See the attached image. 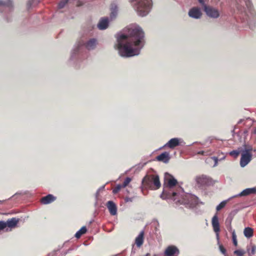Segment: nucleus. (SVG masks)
I'll list each match as a JSON object with an SVG mask.
<instances>
[{
	"instance_id": "nucleus-38",
	"label": "nucleus",
	"mask_w": 256,
	"mask_h": 256,
	"mask_svg": "<svg viewBox=\"0 0 256 256\" xmlns=\"http://www.w3.org/2000/svg\"><path fill=\"white\" fill-rule=\"evenodd\" d=\"M245 2H246V4L248 8L250 10H251V6H252L251 2L249 0H246Z\"/></svg>"
},
{
	"instance_id": "nucleus-24",
	"label": "nucleus",
	"mask_w": 256,
	"mask_h": 256,
	"mask_svg": "<svg viewBox=\"0 0 256 256\" xmlns=\"http://www.w3.org/2000/svg\"><path fill=\"white\" fill-rule=\"evenodd\" d=\"M246 250L250 256L254 255L256 253V246L254 244L250 243L247 246Z\"/></svg>"
},
{
	"instance_id": "nucleus-46",
	"label": "nucleus",
	"mask_w": 256,
	"mask_h": 256,
	"mask_svg": "<svg viewBox=\"0 0 256 256\" xmlns=\"http://www.w3.org/2000/svg\"><path fill=\"white\" fill-rule=\"evenodd\" d=\"M2 201L0 200V203H2Z\"/></svg>"
},
{
	"instance_id": "nucleus-37",
	"label": "nucleus",
	"mask_w": 256,
	"mask_h": 256,
	"mask_svg": "<svg viewBox=\"0 0 256 256\" xmlns=\"http://www.w3.org/2000/svg\"><path fill=\"white\" fill-rule=\"evenodd\" d=\"M6 228V224L4 221H0V230H3Z\"/></svg>"
},
{
	"instance_id": "nucleus-15",
	"label": "nucleus",
	"mask_w": 256,
	"mask_h": 256,
	"mask_svg": "<svg viewBox=\"0 0 256 256\" xmlns=\"http://www.w3.org/2000/svg\"><path fill=\"white\" fill-rule=\"evenodd\" d=\"M106 206L112 216H116L117 214L116 206L112 201H108Z\"/></svg>"
},
{
	"instance_id": "nucleus-44",
	"label": "nucleus",
	"mask_w": 256,
	"mask_h": 256,
	"mask_svg": "<svg viewBox=\"0 0 256 256\" xmlns=\"http://www.w3.org/2000/svg\"><path fill=\"white\" fill-rule=\"evenodd\" d=\"M128 200H129V202L132 201V200L130 198H129Z\"/></svg>"
},
{
	"instance_id": "nucleus-27",
	"label": "nucleus",
	"mask_w": 256,
	"mask_h": 256,
	"mask_svg": "<svg viewBox=\"0 0 256 256\" xmlns=\"http://www.w3.org/2000/svg\"><path fill=\"white\" fill-rule=\"evenodd\" d=\"M232 198H233L232 196L230 198L226 200H224V201L222 202L218 206H217L216 208V210L217 211H219L220 210H222V208H223L226 206V205L227 204V202L229 200H232Z\"/></svg>"
},
{
	"instance_id": "nucleus-16",
	"label": "nucleus",
	"mask_w": 256,
	"mask_h": 256,
	"mask_svg": "<svg viewBox=\"0 0 256 256\" xmlns=\"http://www.w3.org/2000/svg\"><path fill=\"white\" fill-rule=\"evenodd\" d=\"M256 194V188H248L243 190L241 192L238 194L232 196L233 198H236L237 196H246L250 194Z\"/></svg>"
},
{
	"instance_id": "nucleus-45",
	"label": "nucleus",
	"mask_w": 256,
	"mask_h": 256,
	"mask_svg": "<svg viewBox=\"0 0 256 256\" xmlns=\"http://www.w3.org/2000/svg\"><path fill=\"white\" fill-rule=\"evenodd\" d=\"M126 201L128 200V198H126Z\"/></svg>"
},
{
	"instance_id": "nucleus-35",
	"label": "nucleus",
	"mask_w": 256,
	"mask_h": 256,
	"mask_svg": "<svg viewBox=\"0 0 256 256\" xmlns=\"http://www.w3.org/2000/svg\"><path fill=\"white\" fill-rule=\"evenodd\" d=\"M68 1V0H62L58 4V8H64Z\"/></svg>"
},
{
	"instance_id": "nucleus-40",
	"label": "nucleus",
	"mask_w": 256,
	"mask_h": 256,
	"mask_svg": "<svg viewBox=\"0 0 256 256\" xmlns=\"http://www.w3.org/2000/svg\"><path fill=\"white\" fill-rule=\"evenodd\" d=\"M213 140V138H212V137H209L206 140V142L205 143H209V144H211Z\"/></svg>"
},
{
	"instance_id": "nucleus-3",
	"label": "nucleus",
	"mask_w": 256,
	"mask_h": 256,
	"mask_svg": "<svg viewBox=\"0 0 256 256\" xmlns=\"http://www.w3.org/2000/svg\"><path fill=\"white\" fill-rule=\"evenodd\" d=\"M117 44L116 48L122 57H128V33L120 32L117 35Z\"/></svg>"
},
{
	"instance_id": "nucleus-31",
	"label": "nucleus",
	"mask_w": 256,
	"mask_h": 256,
	"mask_svg": "<svg viewBox=\"0 0 256 256\" xmlns=\"http://www.w3.org/2000/svg\"><path fill=\"white\" fill-rule=\"evenodd\" d=\"M256 151L255 149H253L252 146H246L244 150L242 151L245 153L252 154V151Z\"/></svg>"
},
{
	"instance_id": "nucleus-42",
	"label": "nucleus",
	"mask_w": 256,
	"mask_h": 256,
	"mask_svg": "<svg viewBox=\"0 0 256 256\" xmlns=\"http://www.w3.org/2000/svg\"><path fill=\"white\" fill-rule=\"evenodd\" d=\"M198 0L201 5H204V4H205L204 0Z\"/></svg>"
},
{
	"instance_id": "nucleus-12",
	"label": "nucleus",
	"mask_w": 256,
	"mask_h": 256,
	"mask_svg": "<svg viewBox=\"0 0 256 256\" xmlns=\"http://www.w3.org/2000/svg\"><path fill=\"white\" fill-rule=\"evenodd\" d=\"M97 44L98 41L96 39L94 38H90L86 42L82 44V45H83L86 50H94L96 48Z\"/></svg>"
},
{
	"instance_id": "nucleus-36",
	"label": "nucleus",
	"mask_w": 256,
	"mask_h": 256,
	"mask_svg": "<svg viewBox=\"0 0 256 256\" xmlns=\"http://www.w3.org/2000/svg\"><path fill=\"white\" fill-rule=\"evenodd\" d=\"M198 154H202V155H205V156H208L212 154V152L209 151H204V150H201L198 152Z\"/></svg>"
},
{
	"instance_id": "nucleus-25",
	"label": "nucleus",
	"mask_w": 256,
	"mask_h": 256,
	"mask_svg": "<svg viewBox=\"0 0 256 256\" xmlns=\"http://www.w3.org/2000/svg\"><path fill=\"white\" fill-rule=\"evenodd\" d=\"M244 233L246 238H250L253 236V230L250 227L246 228L244 229Z\"/></svg>"
},
{
	"instance_id": "nucleus-43",
	"label": "nucleus",
	"mask_w": 256,
	"mask_h": 256,
	"mask_svg": "<svg viewBox=\"0 0 256 256\" xmlns=\"http://www.w3.org/2000/svg\"><path fill=\"white\" fill-rule=\"evenodd\" d=\"M130 180H131V179L129 178V180H128L129 182H130Z\"/></svg>"
},
{
	"instance_id": "nucleus-1",
	"label": "nucleus",
	"mask_w": 256,
	"mask_h": 256,
	"mask_svg": "<svg viewBox=\"0 0 256 256\" xmlns=\"http://www.w3.org/2000/svg\"><path fill=\"white\" fill-rule=\"evenodd\" d=\"M144 34L136 24L129 25V57L138 56L144 44Z\"/></svg>"
},
{
	"instance_id": "nucleus-21",
	"label": "nucleus",
	"mask_w": 256,
	"mask_h": 256,
	"mask_svg": "<svg viewBox=\"0 0 256 256\" xmlns=\"http://www.w3.org/2000/svg\"><path fill=\"white\" fill-rule=\"evenodd\" d=\"M56 199V197L52 194H49L41 199V202L44 204H46L54 202Z\"/></svg>"
},
{
	"instance_id": "nucleus-14",
	"label": "nucleus",
	"mask_w": 256,
	"mask_h": 256,
	"mask_svg": "<svg viewBox=\"0 0 256 256\" xmlns=\"http://www.w3.org/2000/svg\"><path fill=\"white\" fill-rule=\"evenodd\" d=\"M19 220L16 218L8 219L5 222L6 228V231L10 230L12 228H15Z\"/></svg>"
},
{
	"instance_id": "nucleus-26",
	"label": "nucleus",
	"mask_w": 256,
	"mask_h": 256,
	"mask_svg": "<svg viewBox=\"0 0 256 256\" xmlns=\"http://www.w3.org/2000/svg\"><path fill=\"white\" fill-rule=\"evenodd\" d=\"M12 6V4L11 0H7L6 2L0 1V7L10 8Z\"/></svg>"
},
{
	"instance_id": "nucleus-17",
	"label": "nucleus",
	"mask_w": 256,
	"mask_h": 256,
	"mask_svg": "<svg viewBox=\"0 0 256 256\" xmlns=\"http://www.w3.org/2000/svg\"><path fill=\"white\" fill-rule=\"evenodd\" d=\"M108 18H102L98 24V28L100 30L106 29L108 26Z\"/></svg>"
},
{
	"instance_id": "nucleus-34",
	"label": "nucleus",
	"mask_w": 256,
	"mask_h": 256,
	"mask_svg": "<svg viewBox=\"0 0 256 256\" xmlns=\"http://www.w3.org/2000/svg\"><path fill=\"white\" fill-rule=\"evenodd\" d=\"M232 240L235 246H238V242H237V240H236V234L234 231H233V232H232Z\"/></svg>"
},
{
	"instance_id": "nucleus-32",
	"label": "nucleus",
	"mask_w": 256,
	"mask_h": 256,
	"mask_svg": "<svg viewBox=\"0 0 256 256\" xmlns=\"http://www.w3.org/2000/svg\"><path fill=\"white\" fill-rule=\"evenodd\" d=\"M240 153V152L239 150H234L230 152H229V154L232 156L234 158H236L238 156Z\"/></svg>"
},
{
	"instance_id": "nucleus-7",
	"label": "nucleus",
	"mask_w": 256,
	"mask_h": 256,
	"mask_svg": "<svg viewBox=\"0 0 256 256\" xmlns=\"http://www.w3.org/2000/svg\"><path fill=\"white\" fill-rule=\"evenodd\" d=\"M202 6L206 14L208 16L213 18H217L220 16V12L218 9L211 6H207L206 4Z\"/></svg>"
},
{
	"instance_id": "nucleus-23",
	"label": "nucleus",
	"mask_w": 256,
	"mask_h": 256,
	"mask_svg": "<svg viewBox=\"0 0 256 256\" xmlns=\"http://www.w3.org/2000/svg\"><path fill=\"white\" fill-rule=\"evenodd\" d=\"M128 184V177L125 178L122 184H118L116 187L113 190L112 192L114 194L118 193L119 190L122 188L126 187Z\"/></svg>"
},
{
	"instance_id": "nucleus-41",
	"label": "nucleus",
	"mask_w": 256,
	"mask_h": 256,
	"mask_svg": "<svg viewBox=\"0 0 256 256\" xmlns=\"http://www.w3.org/2000/svg\"><path fill=\"white\" fill-rule=\"evenodd\" d=\"M32 1L31 0H30L28 3H27V7L28 8H31L32 4Z\"/></svg>"
},
{
	"instance_id": "nucleus-10",
	"label": "nucleus",
	"mask_w": 256,
	"mask_h": 256,
	"mask_svg": "<svg viewBox=\"0 0 256 256\" xmlns=\"http://www.w3.org/2000/svg\"><path fill=\"white\" fill-rule=\"evenodd\" d=\"M252 154L242 152L240 160V165L244 168L252 160Z\"/></svg>"
},
{
	"instance_id": "nucleus-22",
	"label": "nucleus",
	"mask_w": 256,
	"mask_h": 256,
	"mask_svg": "<svg viewBox=\"0 0 256 256\" xmlns=\"http://www.w3.org/2000/svg\"><path fill=\"white\" fill-rule=\"evenodd\" d=\"M118 14V6L115 4H112L110 6V14L111 20L115 18Z\"/></svg>"
},
{
	"instance_id": "nucleus-47",
	"label": "nucleus",
	"mask_w": 256,
	"mask_h": 256,
	"mask_svg": "<svg viewBox=\"0 0 256 256\" xmlns=\"http://www.w3.org/2000/svg\"><path fill=\"white\" fill-rule=\"evenodd\" d=\"M224 156L222 159H224Z\"/></svg>"
},
{
	"instance_id": "nucleus-9",
	"label": "nucleus",
	"mask_w": 256,
	"mask_h": 256,
	"mask_svg": "<svg viewBox=\"0 0 256 256\" xmlns=\"http://www.w3.org/2000/svg\"><path fill=\"white\" fill-rule=\"evenodd\" d=\"M212 224L213 228L214 231L216 232L217 243L220 242L219 232L220 230V224L218 222V217L216 214L212 218Z\"/></svg>"
},
{
	"instance_id": "nucleus-2",
	"label": "nucleus",
	"mask_w": 256,
	"mask_h": 256,
	"mask_svg": "<svg viewBox=\"0 0 256 256\" xmlns=\"http://www.w3.org/2000/svg\"><path fill=\"white\" fill-rule=\"evenodd\" d=\"M172 200L178 204H184L186 207L192 208L198 203V198L195 196L185 193L181 187H178L176 192L168 193Z\"/></svg>"
},
{
	"instance_id": "nucleus-28",
	"label": "nucleus",
	"mask_w": 256,
	"mask_h": 256,
	"mask_svg": "<svg viewBox=\"0 0 256 256\" xmlns=\"http://www.w3.org/2000/svg\"><path fill=\"white\" fill-rule=\"evenodd\" d=\"M86 232V228L85 226H82L79 230H78L75 234V236L77 238H80L81 236Z\"/></svg>"
},
{
	"instance_id": "nucleus-33",
	"label": "nucleus",
	"mask_w": 256,
	"mask_h": 256,
	"mask_svg": "<svg viewBox=\"0 0 256 256\" xmlns=\"http://www.w3.org/2000/svg\"><path fill=\"white\" fill-rule=\"evenodd\" d=\"M234 253L237 256H243L245 254V252L242 250H234Z\"/></svg>"
},
{
	"instance_id": "nucleus-8",
	"label": "nucleus",
	"mask_w": 256,
	"mask_h": 256,
	"mask_svg": "<svg viewBox=\"0 0 256 256\" xmlns=\"http://www.w3.org/2000/svg\"><path fill=\"white\" fill-rule=\"evenodd\" d=\"M195 180L200 186H208L212 184V178L204 174L197 176L195 178Z\"/></svg>"
},
{
	"instance_id": "nucleus-13",
	"label": "nucleus",
	"mask_w": 256,
	"mask_h": 256,
	"mask_svg": "<svg viewBox=\"0 0 256 256\" xmlns=\"http://www.w3.org/2000/svg\"><path fill=\"white\" fill-rule=\"evenodd\" d=\"M179 254V250L174 246H168L164 252V254L166 256H177Z\"/></svg>"
},
{
	"instance_id": "nucleus-18",
	"label": "nucleus",
	"mask_w": 256,
	"mask_h": 256,
	"mask_svg": "<svg viewBox=\"0 0 256 256\" xmlns=\"http://www.w3.org/2000/svg\"><path fill=\"white\" fill-rule=\"evenodd\" d=\"M170 159V154L168 152H164L156 157L158 161L162 162L164 163H168Z\"/></svg>"
},
{
	"instance_id": "nucleus-20",
	"label": "nucleus",
	"mask_w": 256,
	"mask_h": 256,
	"mask_svg": "<svg viewBox=\"0 0 256 256\" xmlns=\"http://www.w3.org/2000/svg\"><path fill=\"white\" fill-rule=\"evenodd\" d=\"M180 144V140L178 138H173L170 139L164 146H168L170 148H174V147L178 146Z\"/></svg>"
},
{
	"instance_id": "nucleus-19",
	"label": "nucleus",
	"mask_w": 256,
	"mask_h": 256,
	"mask_svg": "<svg viewBox=\"0 0 256 256\" xmlns=\"http://www.w3.org/2000/svg\"><path fill=\"white\" fill-rule=\"evenodd\" d=\"M144 231L142 230L135 239V244L138 248H140L144 243Z\"/></svg>"
},
{
	"instance_id": "nucleus-11",
	"label": "nucleus",
	"mask_w": 256,
	"mask_h": 256,
	"mask_svg": "<svg viewBox=\"0 0 256 256\" xmlns=\"http://www.w3.org/2000/svg\"><path fill=\"white\" fill-rule=\"evenodd\" d=\"M188 16L194 18H200L202 16L200 8L198 7H194L190 8L188 12Z\"/></svg>"
},
{
	"instance_id": "nucleus-29",
	"label": "nucleus",
	"mask_w": 256,
	"mask_h": 256,
	"mask_svg": "<svg viewBox=\"0 0 256 256\" xmlns=\"http://www.w3.org/2000/svg\"><path fill=\"white\" fill-rule=\"evenodd\" d=\"M143 166H144V165L141 164L136 165L134 166L133 168H131L130 170H129V172H138L142 169Z\"/></svg>"
},
{
	"instance_id": "nucleus-5",
	"label": "nucleus",
	"mask_w": 256,
	"mask_h": 256,
	"mask_svg": "<svg viewBox=\"0 0 256 256\" xmlns=\"http://www.w3.org/2000/svg\"><path fill=\"white\" fill-rule=\"evenodd\" d=\"M142 191L144 188L158 189L160 186L159 177L156 175H146L142 180Z\"/></svg>"
},
{
	"instance_id": "nucleus-6",
	"label": "nucleus",
	"mask_w": 256,
	"mask_h": 256,
	"mask_svg": "<svg viewBox=\"0 0 256 256\" xmlns=\"http://www.w3.org/2000/svg\"><path fill=\"white\" fill-rule=\"evenodd\" d=\"M165 180L167 182V184L164 187L162 194H165L168 198L172 200V196H168V193L174 192L172 188L177 184V180L168 173L165 174Z\"/></svg>"
},
{
	"instance_id": "nucleus-30",
	"label": "nucleus",
	"mask_w": 256,
	"mask_h": 256,
	"mask_svg": "<svg viewBox=\"0 0 256 256\" xmlns=\"http://www.w3.org/2000/svg\"><path fill=\"white\" fill-rule=\"evenodd\" d=\"M218 246L219 250L221 252L222 254H223L224 256H228L226 254V251L224 246L220 243V242H218Z\"/></svg>"
},
{
	"instance_id": "nucleus-39",
	"label": "nucleus",
	"mask_w": 256,
	"mask_h": 256,
	"mask_svg": "<svg viewBox=\"0 0 256 256\" xmlns=\"http://www.w3.org/2000/svg\"><path fill=\"white\" fill-rule=\"evenodd\" d=\"M210 159L213 160L214 162V166H216L218 164V158L214 156V157L211 158Z\"/></svg>"
},
{
	"instance_id": "nucleus-4",
	"label": "nucleus",
	"mask_w": 256,
	"mask_h": 256,
	"mask_svg": "<svg viewBox=\"0 0 256 256\" xmlns=\"http://www.w3.org/2000/svg\"><path fill=\"white\" fill-rule=\"evenodd\" d=\"M133 6H136L138 14L146 16L149 12L152 6V0H130Z\"/></svg>"
}]
</instances>
